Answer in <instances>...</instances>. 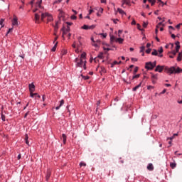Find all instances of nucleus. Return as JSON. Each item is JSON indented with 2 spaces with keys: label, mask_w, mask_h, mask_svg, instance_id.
Returning <instances> with one entry per match:
<instances>
[{
  "label": "nucleus",
  "mask_w": 182,
  "mask_h": 182,
  "mask_svg": "<svg viewBox=\"0 0 182 182\" xmlns=\"http://www.w3.org/2000/svg\"><path fill=\"white\" fill-rule=\"evenodd\" d=\"M93 12H95V9H92V7H90V9L89 11V15H92V14H93Z\"/></svg>",
  "instance_id": "obj_39"
},
{
  "label": "nucleus",
  "mask_w": 182,
  "mask_h": 182,
  "mask_svg": "<svg viewBox=\"0 0 182 182\" xmlns=\"http://www.w3.org/2000/svg\"><path fill=\"white\" fill-rule=\"evenodd\" d=\"M150 52H151V48H148L146 50V53H150Z\"/></svg>",
  "instance_id": "obj_49"
},
{
  "label": "nucleus",
  "mask_w": 182,
  "mask_h": 182,
  "mask_svg": "<svg viewBox=\"0 0 182 182\" xmlns=\"http://www.w3.org/2000/svg\"><path fill=\"white\" fill-rule=\"evenodd\" d=\"M114 23H117L119 22V19L116 18L113 20Z\"/></svg>",
  "instance_id": "obj_55"
},
{
  "label": "nucleus",
  "mask_w": 182,
  "mask_h": 182,
  "mask_svg": "<svg viewBox=\"0 0 182 182\" xmlns=\"http://www.w3.org/2000/svg\"><path fill=\"white\" fill-rule=\"evenodd\" d=\"M82 79H84L85 80H87L88 79H90V77H89V76H87V75H86V76L82 75Z\"/></svg>",
  "instance_id": "obj_38"
},
{
  "label": "nucleus",
  "mask_w": 182,
  "mask_h": 182,
  "mask_svg": "<svg viewBox=\"0 0 182 182\" xmlns=\"http://www.w3.org/2000/svg\"><path fill=\"white\" fill-rule=\"evenodd\" d=\"M139 87H141V82L132 89L133 92H136Z\"/></svg>",
  "instance_id": "obj_14"
},
{
  "label": "nucleus",
  "mask_w": 182,
  "mask_h": 182,
  "mask_svg": "<svg viewBox=\"0 0 182 182\" xmlns=\"http://www.w3.org/2000/svg\"><path fill=\"white\" fill-rule=\"evenodd\" d=\"M97 58H99V59H103V53H100L98 55Z\"/></svg>",
  "instance_id": "obj_35"
},
{
  "label": "nucleus",
  "mask_w": 182,
  "mask_h": 182,
  "mask_svg": "<svg viewBox=\"0 0 182 182\" xmlns=\"http://www.w3.org/2000/svg\"><path fill=\"white\" fill-rule=\"evenodd\" d=\"M117 42H119V43H123V41H124L123 38H117Z\"/></svg>",
  "instance_id": "obj_26"
},
{
  "label": "nucleus",
  "mask_w": 182,
  "mask_h": 182,
  "mask_svg": "<svg viewBox=\"0 0 182 182\" xmlns=\"http://www.w3.org/2000/svg\"><path fill=\"white\" fill-rule=\"evenodd\" d=\"M166 90L164 89L161 92V95H164V93H166Z\"/></svg>",
  "instance_id": "obj_59"
},
{
  "label": "nucleus",
  "mask_w": 182,
  "mask_h": 182,
  "mask_svg": "<svg viewBox=\"0 0 182 182\" xmlns=\"http://www.w3.org/2000/svg\"><path fill=\"white\" fill-rule=\"evenodd\" d=\"M73 12H74L75 15H77V11L75 9H72Z\"/></svg>",
  "instance_id": "obj_60"
},
{
  "label": "nucleus",
  "mask_w": 182,
  "mask_h": 182,
  "mask_svg": "<svg viewBox=\"0 0 182 182\" xmlns=\"http://www.w3.org/2000/svg\"><path fill=\"white\" fill-rule=\"evenodd\" d=\"M138 71H139V68L136 67L134 70V75H136V73H137Z\"/></svg>",
  "instance_id": "obj_40"
},
{
  "label": "nucleus",
  "mask_w": 182,
  "mask_h": 182,
  "mask_svg": "<svg viewBox=\"0 0 182 182\" xmlns=\"http://www.w3.org/2000/svg\"><path fill=\"white\" fill-rule=\"evenodd\" d=\"M63 105H65V100H61L60 101V105L58 106V107H55V109H56V110H59V109H60V107H62Z\"/></svg>",
  "instance_id": "obj_11"
},
{
  "label": "nucleus",
  "mask_w": 182,
  "mask_h": 182,
  "mask_svg": "<svg viewBox=\"0 0 182 182\" xmlns=\"http://www.w3.org/2000/svg\"><path fill=\"white\" fill-rule=\"evenodd\" d=\"M182 23H179L178 25H176V29H180V26H181Z\"/></svg>",
  "instance_id": "obj_50"
},
{
  "label": "nucleus",
  "mask_w": 182,
  "mask_h": 182,
  "mask_svg": "<svg viewBox=\"0 0 182 182\" xmlns=\"http://www.w3.org/2000/svg\"><path fill=\"white\" fill-rule=\"evenodd\" d=\"M29 139V136H28V134H25V141H28V139Z\"/></svg>",
  "instance_id": "obj_48"
},
{
  "label": "nucleus",
  "mask_w": 182,
  "mask_h": 182,
  "mask_svg": "<svg viewBox=\"0 0 182 182\" xmlns=\"http://www.w3.org/2000/svg\"><path fill=\"white\" fill-rule=\"evenodd\" d=\"M58 46V43H56L53 48L51 49L52 52H55L56 51V47Z\"/></svg>",
  "instance_id": "obj_28"
},
{
  "label": "nucleus",
  "mask_w": 182,
  "mask_h": 182,
  "mask_svg": "<svg viewBox=\"0 0 182 182\" xmlns=\"http://www.w3.org/2000/svg\"><path fill=\"white\" fill-rule=\"evenodd\" d=\"M50 176H51L50 171H47V174L46 178L47 181L48 180H49V178H50Z\"/></svg>",
  "instance_id": "obj_17"
},
{
  "label": "nucleus",
  "mask_w": 182,
  "mask_h": 182,
  "mask_svg": "<svg viewBox=\"0 0 182 182\" xmlns=\"http://www.w3.org/2000/svg\"><path fill=\"white\" fill-rule=\"evenodd\" d=\"M117 12H119V14H121V15H126V12H124V11H123V9H117Z\"/></svg>",
  "instance_id": "obj_18"
},
{
  "label": "nucleus",
  "mask_w": 182,
  "mask_h": 182,
  "mask_svg": "<svg viewBox=\"0 0 182 182\" xmlns=\"http://www.w3.org/2000/svg\"><path fill=\"white\" fill-rule=\"evenodd\" d=\"M21 157H22V155H21V154H20L17 156L18 160H21Z\"/></svg>",
  "instance_id": "obj_58"
},
{
  "label": "nucleus",
  "mask_w": 182,
  "mask_h": 182,
  "mask_svg": "<svg viewBox=\"0 0 182 182\" xmlns=\"http://www.w3.org/2000/svg\"><path fill=\"white\" fill-rule=\"evenodd\" d=\"M28 87L30 93L35 92V85L33 83L29 84Z\"/></svg>",
  "instance_id": "obj_8"
},
{
  "label": "nucleus",
  "mask_w": 182,
  "mask_h": 182,
  "mask_svg": "<svg viewBox=\"0 0 182 182\" xmlns=\"http://www.w3.org/2000/svg\"><path fill=\"white\" fill-rule=\"evenodd\" d=\"M60 14H59V18H63V15L65 13H63V11L59 10Z\"/></svg>",
  "instance_id": "obj_27"
},
{
  "label": "nucleus",
  "mask_w": 182,
  "mask_h": 182,
  "mask_svg": "<svg viewBox=\"0 0 182 182\" xmlns=\"http://www.w3.org/2000/svg\"><path fill=\"white\" fill-rule=\"evenodd\" d=\"M151 80H152V83L154 85H156V80H157V75H151Z\"/></svg>",
  "instance_id": "obj_10"
},
{
  "label": "nucleus",
  "mask_w": 182,
  "mask_h": 182,
  "mask_svg": "<svg viewBox=\"0 0 182 182\" xmlns=\"http://www.w3.org/2000/svg\"><path fill=\"white\" fill-rule=\"evenodd\" d=\"M132 60L134 62H137V58H132Z\"/></svg>",
  "instance_id": "obj_64"
},
{
  "label": "nucleus",
  "mask_w": 182,
  "mask_h": 182,
  "mask_svg": "<svg viewBox=\"0 0 182 182\" xmlns=\"http://www.w3.org/2000/svg\"><path fill=\"white\" fill-rule=\"evenodd\" d=\"M41 4H42V0H40L39 1H38L36 3V6L37 8H39L40 9H42V6H41Z\"/></svg>",
  "instance_id": "obj_13"
},
{
  "label": "nucleus",
  "mask_w": 182,
  "mask_h": 182,
  "mask_svg": "<svg viewBox=\"0 0 182 182\" xmlns=\"http://www.w3.org/2000/svg\"><path fill=\"white\" fill-rule=\"evenodd\" d=\"M124 4L126 5H130V0H122V6L124 5Z\"/></svg>",
  "instance_id": "obj_15"
},
{
  "label": "nucleus",
  "mask_w": 182,
  "mask_h": 182,
  "mask_svg": "<svg viewBox=\"0 0 182 182\" xmlns=\"http://www.w3.org/2000/svg\"><path fill=\"white\" fill-rule=\"evenodd\" d=\"M150 2L151 5L153 6L156 4V0H148Z\"/></svg>",
  "instance_id": "obj_32"
},
{
  "label": "nucleus",
  "mask_w": 182,
  "mask_h": 182,
  "mask_svg": "<svg viewBox=\"0 0 182 182\" xmlns=\"http://www.w3.org/2000/svg\"><path fill=\"white\" fill-rule=\"evenodd\" d=\"M156 62L154 61V63L149 62L146 63L145 68L146 69H148V70H153L154 68H156Z\"/></svg>",
  "instance_id": "obj_3"
},
{
  "label": "nucleus",
  "mask_w": 182,
  "mask_h": 182,
  "mask_svg": "<svg viewBox=\"0 0 182 182\" xmlns=\"http://www.w3.org/2000/svg\"><path fill=\"white\" fill-rule=\"evenodd\" d=\"M143 27L144 28H147V23L146 22L143 23Z\"/></svg>",
  "instance_id": "obj_54"
},
{
  "label": "nucleus",
  "mask_w": 182,
  "mask_h": 182,
  "mask_svg": "<svg viewBox=\"0 0 182 182\" xmlns=\"http://www.w3.org/2000/svg\"><path fill=\"white\" fill-rule=\"evenodd\" d=\"M170 167H171L172 168H176V167H177V164L171 162Z\"/></svg>",
  "instance_id": "obj_23"
},
{
  "label": "nucleus",
  "mask_w": 182,
  "mask_h": 182,
  "mask_svg": "<svg viewBox=\"0 0 182 182\" xmlns=\"http://www.w3.org/2000/svg\"><path fill=\"white\" fill-rule=\"evenodd\" d=\"M114 39H116V38H114V36H111L110 37L111 42H114Z\"/></svg>",
  "instance_id": "obj_42"
},
{
  "label": "nucleus",
  "mask_w": 182,
  "mask_h": 182,
  "mask_svg": "<svg viewBox=\"0 0 182 182\" xmlns=\"http://www.w3.org/2000/svg\"><path fill=\"white\" fill-rule=\"evenodd\" d=\"M4 22H5V19L1 18L0 21V25L1 26V28H4Z\"/></svg>",
  "instance_id": "obj_30"
},
{
  "label": "nucleus",
  "mask_w": 182,
  "mask_h": 182,
  "mask_svg": "<svg viewBox=\"0 0 182 182\" xmlns=\"http://www.w3.org/2000/svg\"><path fill=\"white\" fill-rule=\"evenodd\" d=\"M171 38H172L173 39H176V35L171 34Z\"/></svg>",
  "instance_id": "obj_62"
},
{
  "label": "nucleus",
  "mask_w": 182,
  "mask_h": 182,
  "mask_svg": "<svg viewBox=\"0 0 182 182\" xmlns=\"http://www.w3.org/2000/svg\"><path fill=\"white\" fill-rule=\"evenodd\" d=\"M62 2V0H58L54 1V4H60Z\"/></svg>",
  "instance_id": "obj_52"
},
{
  "label": "nucleus",
  "mask_w": 182,
  "mask_h": 182,
  "mask_svg": "<svg viewBox=\"0 0 182 182\" xmlns=\"http://www.w3.org/2000/svg\"><path fill=\"white\" fill-rule=\"evenodd\" d=\"M151 55H153L154 56H157V55H159V53L157 52V50H154V51L151 53Z\"/></svg>",
  "instance_id": "obj_31"
},
{
  "label": "nucleus",
  "mask_w": 182,
  "mask_h": 182,
  "mask_svg": "<svg viewBox=\"0 0 182 182\" xmlns=\"http://www.w3.org/2000/svg\"><path fill=\"white\" fill-rule=\"evenodd\" d=\"M80 167H82V166L86 167V163H84V162L80 163Z\"/></svg>",
  "instance_id": "obj_43"
},
{
  "label": "nucleus",
  "mask_w": 182,
  "mask_h": 182,
  "mask_svg": "<svg viewBox=\"0 0 182 182\" xmlns=\"http://www.w3.org/2000/svg\"><path fill=\"white\" fill-rule=\"evenodd\" d=\"M132 25H136V21L133 20L132 22Z\"/></svg>",
  "instance_id": "obj_63"
},
{
  "label": "nucleus",
  "mask_w": 182,
  "mask_h": 182,
  "mask_svg": "<svg viewBox=\"0 0 182 182\" xmlns=\"http://www.w3.org/2000/svg\"><path fill=\"white\" fill-rule=\"evenodd\" d=\"M1 120H3V122H5V115L2 112H1Z\"/></svg>",
  "instance_id": "obj_45"
},
{
  "label": "nucleus",
  "mask_w": 182,
  "mask_h": 182,
  "mask_svg": "<svg viewBox=\"0 0 182 182\" xmlns=\"http://www.w3.org/2000/svg\"><path fill=\"white\" fill-rule=\"evenodd\" d=\"M61 31H63V38L65 35H68V33L70 32V27L68 26L66 29H65V28H63Z\"/></svg>",
  "instance_id": "obj_6"
},
{
  "label": "nucleus",
  "mask_w": 182,
  "mask_h": 182,
  "mask_svg": "<svg viewBox=\"0 0 182 182\" xmlns=\"http://www.w3.org/2000/svg\"><path fill=\"white\" fill-rule=\"evenodd\" d=\"M166 70H167L168 73H182V69L180 68L179 67H177L176 68L175 67H171L170 68H166Z\"/></svg>",
  "instance_id": "obj_1"
},
{
  "label": "nucleus",
  "mask_w": 182,
  "mask_h": 182,
  "mask_svg": "<svg viewBox=\"0 0 182 182\" xmlns=\"http://www.w3.org/2000/svg\"><path fill=\"white\" fill-rule=\"evenodd\" d=\"M30 96L31 97H33L34 96H38V93L30 92Z\"/></svg>",
  "instance_id": "obj_37"
},
{
  "label": "nucleus",
  "mask_w": 182,
  "mask_h": 182,
  "mask_svg": "<svg viewBox=\"0 0 182 182\" xmlns=\"http://www.w3.org/2000/svg\"><path fill=\"white\" fill-rule=\"evenodd\" d=\"M137 26V29H139V31H143V29H141V26H140V24H136Z\"/></svg>",
  "instance_id": "obj_44"
},
{
  "label": "nucleus",
  "mask_w": 182,
  "mask_h": 182,
  "mask_svg": "<svg viewBox=\"0 0 182 182\" xmlns=\"http://www.w3.org/2000/svg\"><path fill=\"white\" fill-rule=\"evenodd\" d=\"M13 29H14L13 28H9L8 32H7V33H6V35H8V33H11V32H12Z\"/></svg>",
  "instance_id": "obj_51"
},
{
  "label": "nucleus",
  "mask_w": 182,
  "mask_h": 182,
  "mask_svg": "<svg viewBox=\"0 0 182 182\" xmlns=\"http://www.w3.org/2000/svg\"><path fill=\"white\" fill-rule=\"evenodd\" d=\"M95 28H96L95 25H92L89 26V29H95Z\"/></svg>",
  "instance_id": "obj_46"
},
{
  "label": "nucleus",
  "mask_w": 182,
  "mask_h": 182,
  "mask_svg": "<svg viewBox=\"0 0 182 182\" xmlns=\"http://www.w3.org/2000/svg\"><path fill=\"white\" fill-rule=\"evenodd\" d=\"M175 45H176V49L177 50V51L180 50V42L179 41H176L175 43Z\"/></svg>",
  "instance_id": "obj_20"
},
{
  "label": "nucleus",
  "mask_w": 182,
  "mask_h": 182,
  "mask_svg": "<svg viewBox=\"0 0 182 182\" xmlns=\"http://www.w3.org/2000/svg\"><path fill=\"white\" fill-rule=\"evenodd\" d=\"M80 59H82V60H85L86 59V53H82L80 55Z\"/></svg>",
  "instance_id": "obj_21"
},
{
  "label": "nucleus",
  "mask_w": 182,
  "mask_h": 182,
  "mask_svg": "<svg viewBox=\"0 0 182 182\" xmlns=\"http://www.w3.org/2000/svg\"><path fill=\"white\" fill-rule=\"evenodd\" d=\"M140 77V74H137L133 76L132 79H139Z\"/></svg>",
  "instance_id": "obj_36"
},
{
  "label": "nucleus",
  "mask_w": 182,
  "mask_h": 182,
  "mask_svg": "<svg viewBox=\"0 0 182 182\" xmlns=\"http://www.w3.org/2000/svg\"><path fill=\"white\" fill-rule=\"evenodd\" d=\"M75 62L77 68H82V66H83V63H86V60H83V59H80L79 58H75Z\"/></svg>",
  "instance_id": "obj_4"
},
{
  "label": "nucleus",
  "mask_w": 182,
  "mask_h": 182,
  "mask_svg": "<svg viewBox=\"0 0 182 182\" xmlns=\"http://www.w3.org/2000/svg\"><path fill=\"white\" fill-rule=\"evenodd\" d=\"M82 29H85L86 31H87V29H89V26L87 25H84L82 27H81Z\"/></svg>",
  "instance_id": "obj_34"
},
{
  "label": "nucleus",
  "mask_w": 182,
  "mask_h": 182,
  "mask_svg": "<svg viewBox=\"0 0 182 182\" xmlns=\"http://www.w3.org/2000/svg\"><path fill=\"white\" fill-rule=\"evenodd\" d=\"M144 49H146V47L141 46V47L140 48V52H141V53L144 52Z\"/></svg>",
  "instance_id": "obj_41"
},
{
  "label": "nucleus",
  "mask_w": 182,
  "mask_h": 182,
  "mask_svg": "<svg viewBox=\"0 0 182 182\" xmlns=\"http://www.w3.org/2000/svg\"><path fill=\"white\" fill-rule=\"evenodd\" d=\"M28 114H29V112H27L25 115H24V118L26 119V117H28Z\"/></svg>",
  "instance_id": "obj_57"
},
{
  "label": "nucleus",
  "mask_w": 182,
  "mask_h": 182,
  "mask_svg": "<svg viewBox=\"0 0 182 182\" xmlns=\"http://www.w3.org/2000/svg\"><path fill=\"white\" fill-rule=\"evenodd\" d=\"M100 40H97L95 43H92V46H95V48H99V46L100 45Z\"/></svg>",
  "instance_id": "obj_12"
},
{
  "label": "nucleus",
  "mask_w": 182,
  "mask_h": 182,
  "mask_svg": "<svg viewBox=\"0 0 182 182\" xmlns=\"http://www.w3.org/2000/svg\"><path fill=\"white\" fill-rule=\"evenodd\" d=\"M45 18H47V23L53 21V17L49 13H41V20L43 22Z\"/></svg>",
  "instance_id": "obj_2"
},
{
  "label": "nucleus",
  "mask_w": 182,
  "mask_h": 182,
  "mask_svg": "<svg viewBox=\"0 0 182 182\" xmlns=\"http://www.w3.org/2000/svg\"><path fill=\"white\" fill-rule=\"evenodd\" d=\"M77 17L75 16V15H73L72 16H71V19H73V20H75V19H76Z\"/></svg>",
  "instance_id": "obj_53"
},
{
  "label": "nucleus",
  "mask_w": 182,
  "mask_h": 182,
  "mask_svg": "<svg viewBox=\"0 0 182 182\" xmlns=\"http://www.w3.org/2000/svg\"><path fill=\"white\" fill-rule=\"evenodd\" d=\"M120 63H122V61H119V62L114 61V62L111 64V68H114V65H120Z\"/></svg>",
  "instance_id": "obj_19"
},
{
  "label": "nucleus",
  "mask_w": 182,
  "mask_h": 182,
  "mask_svg": "<svg viewBox=\"0 0 182 182\" xmlns=\"http://www.w3.org/2000/svg\"><path fill=\"white\" fill-rule=\"evenodd\" d=\"M101 70L100 71V73H106V68H105V67H101L100 68Z\"/></svg>",
  "instance_id": "obj_25"
},
{
  "label": "nucleus",
  "mask_w": 182,
  "mask_h": 182,
  "mask_svg": "<svg viewBox=\"0 0 182 182\" xmlns=\"http://www.w3.org/2000/svg\"><path fill=\"white\" fill-rule=\"evenodd\" d=\"M159 52L160 54L163 52V47H161V48L159 50Z\"/></svg>",
  "instance_id": "obj_56"
},
{
  "label": "nucleus",
  "mask_w": 182,
  "mask_h": 182,
  "mask_svg": "<svg viewBox=\"0 0 182 182\" xmlns=\"http://www.w3.org/2000/svg\"><path fill=\"white\" fill-rule=\"evenodd\" d=\"M171 53V55H173V56H176V55H177V53H178V51H177V48H176V50H173Z\"/></svg>",
  "instance_id": "obj_24"
},
{
  "label": "nucleus",
  "mask_w": 182,
  "mask_h": 182,
  "mask_svg": "<svg viewBox=\"0 0 182 182\" xmlns=\"http://www.w3.org/2000/svg\"><path fill=\"white\" fill-rule=\"evenodd\" d=\"M12 25L14 26L18 25V17H16V16H14V18H13V21H12Z\"/></svg>",
  "instance_id": "obj_9"
},
{
  "label": "nucleus",
  "mask_w": 182,
  "mask_h": 182,
  "mask_svg": "<svg viewBox=\"0 0 182 182\" xmlns=\"http://www.w3.org/2000/svg\"><path fill=\"white\" fill-rule=\"evenodd\" d=\"M147 168H148L150 171H151L152 170H154V167L153 166V164H149L148 165V166H147Z\"/></svg>",
  "instance_id": "obj_16"
},
{
  "label": "nucleus",
  "mask_w": 182,
  "mask_h": 182,
  "mask_svg": "<svg viewBox=\"0 0 182 182\" xmlns=\"http://www.w3.org/2000/svg\"><path fill=\"white\" fill-rule=\"evenodd\" d=\"M58 23H59V21L55 22V26H54L55 31H58V29L59 28V27L58 26Z\"/></svg>",
  "instance_id": "obj_29"
},
{
  "label": "nucleus",
  "mask_w": 182,
  "mask_h": 182,
  "mask_svg": "<svg viewBox=\"0 0 182 182\" xmlns=\"http://www.w3.org/2000/svg\"><path fill=\"white\" fill-rule=\"evenodd\" d=\"M62 139L64 144H66V134H62Z\"/></svg>",
  "instance_id": "obj_22"
},
{
  "label": "nucleus",
  "mask_w": 182,
  "mask_h": 182,
  "mask_svg": "<svg viewBox=\"0 0 182 182\" xmlns=\"http://www.w3.org/2000/svg\"><path fill=\"white\" fill-rule=\"evenodd\" d=\"M66 53H68V50H63L61 51L62 56H64V55H66Z\"/></svg>",
  "instance_id": "obj_33"
},
{
  "label": "nucleus",
  "mask_w": 182,
  "mask_h": 182,
  "mask_svg": "<svg viewBox=\"0 0 182 182\" xmlns=\"http://www.w3.org/2000/svg\"><path fill=\"white\" fill-rule=\"evenodd\" d=\"M150 46H151V44L150 43H148L146 44V48H149Z\"/></svg>",
  "instance_id": "obj_61"
},
{
  "label": "nucleus",
  "mask_w": 182,
  "mask_h": 182,
  "mask_svg": "<svg viewBox=\"0 0 182 182\" xmlns=\"http://www.w3.org/2000/svg\"><path fill=\"white\" fill-rule=\"evenodd\" d=\"M147 89H148V90H151V89H154V86H151V85H149V86L147 87Z\"/></svg>",
  "instance_id": "obj_47"
},
{
  "label": "nucleus",
  "mask_w": 182,
  "mask_h": 182,
  "mask_svg": "<svg viewBox=\"0 0 182 182\" xmlns=\"http://www.w3.org/2000/svg\"><path fill=\"white\" fill-rule=\"evenodd\" d=\"M34 21L36 23H41V15L38 13L35 14Z\"/></svg>",
  "instance_id": "obj_5"
},
{
  "label": "nucleus",
  "mask_w": 182,
  "mask_h": 182,
  "mask_svg": "<svg viewBox=\"0 0 182 182\" xmlns=\"http://www.w3.org/2000/svg\"><path fill=\"white\" fill-rule=\"evenodd\" d=\"M163 69H164V66L158 65L155 69V72H159V73H161V72H163Z\"/></svg>",
  "instance_id": "obj_7"
}]
</instances>
